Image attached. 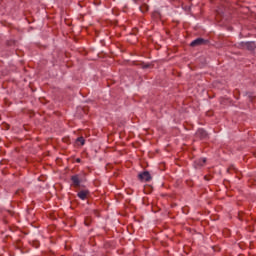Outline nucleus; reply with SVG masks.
Instances as JSON below:
<instances>
[{"label":"nucleus","instance_id":"nucleus-1","mask_svg":"<svg viewBox=\"0 0 256 256\" xmlns=\"http://www.w3.org/2000/svg\"><path fill=\"white\" fill-rule=\"evenodd\" d=\"M239 49H246L247 51H255L256 44L254 41L250 42H240L238 44Z\"/></svg>","mask_w":256,"mask_h":256},{"label":"nucleus","instance_id":"nucleus-2","mask_svg":"<svg viewBox=\"0 0 256 256\" xmlns=\"http://www.w3.org/2000/svg\"><path fill=\"white\" fill-rule=\"evenodd\" d=\"M201 45H209V40L197 38L191 42L190 47H201Z\"/></svg>","mask_w":256,"mask_h":256},{"label":"nucleus","instance_id":"nucleus-3","mask_svg":"<svg viewBox=\"0 0 256 256\" xmlns=\"http://www.w3.org/2000/svg\"><path fill=\"white\" fill-rule=\"evenodd\" d=\"M196 137L201 140L209 139V134L204 129H198L196 132Z\"/></svg>","mask_w":256,"mask_h":256},{"label":"nucleus","instance_id":"nucleus-4","mask_svg":"<svg viewBox=\"0 0 256 256\" xmlns=\"http://www.w3.org/2000/svg\"><path fill=\"white\" fill-rule=\"evenodd\" d=\"M138 178L140 179V181H146L148 183V181H151V174L149 173V171H144L143 173H140L138 175Z\"/></svg>","mask_w":256,"mask_h":256},{"label":"nucleus","instance_id":"nucleus-5","mask_svg":"<svg viewBox=\"0 0 256 256\" xmlns=\"http://www.w3.org/2000/svg\"><path fill=\"white\" fill-rule=\"evenodd\" d=\"M71 181H72L73 187L75 188L81 187V179H79V175L71 176Z\"/></svg>","mask_w":256,"mask_h":256},{"label":"nucleus","instance_id":"nucleus-6","mask_svg":"<svg viewBox=\"0 0 256 256\" xmlns=\"http://www.w3.org/2000/svg\"><path fill=\"white\" fill-rule=\"evenodd\" d=\"M205 163H207L206 158L195 160L194 167H195V169H199V167H203V165H205Z\"/></svg>","mask_w":256,"mask_h":256},{"label":"nucleus","instance_id":"nucleus-7","mask_svg":"<svg viewBox=\"0 0 256 256\" xmlns=\"http://www.w3.org/2000/svg\"><path fill=\"white\" fill-rule=\"evenodd\" d=\"M78 197L79 199H81L82 201H85V199H87V197H89V190H82L80 192H78Z\"/></svg>","mask_w":256,"mask_h":256},{"label":"nucleus","instance_id":"nucleus-8","mask_svg":"<svg viewBox=\"0 0 256 256\" xmlns=\"http://www.w3.org/2000/svg\"><path fill=\"white\" fill-rule=\"evenodd\" d=\"M141 13H147V11H149V6L145 3H142V5H140L139 7Z\"/></svg>","mask_w":256,"mask_h":256},{"label":"nucleus","instance_id":"nucleus-9","mask_svg":"<svg viewBox=\"0 0 256 256\" xmlns=\"http://www.w3.org/2000/svg\"><path fill=\"white\" fill-rule=\"evenodd\" d=\"M77 142H78V143H81V145H85V138H83V137H78V138H77Z\"/></svg>","mask_w":256,"mask_h":256},{"label":"nucleus","instance_id":"nucleus-10","mask_svg":"<svg viewBox=\"0 0 256 256\" xmlns=\"http://www.w3.org/2000/svg\"><path fill=\"white\" fill-rule=\"evenodd\" d=\"M86 227H89L91 225V218H86L85 221H84Z\"/></svg>","mask_w":256,"mask_h":256},{"label":"nucleus","instance_id":"nucleus-11","mask_svg":"<svg viewBox=\"0 0 256 256\" xmlns=\"http://www.w3.org/2000/svg\"><path fill=\"white\" fill-rule=\"evenodd\" d=\"M228 173H231L232 171H237V168H235L234 165H231L229 168H228Z\"/></svg>","mask_w":256,"mask_h":256},{"label":"nucleus","instance_id":"nucleus-12","mask_svg":"<svg viewBox=\"0 0 256 256\" xmlns=\"http://www.w3.org/2000/svg\"><path fill=\"white\" fill-rule=\"evenodd\" d=\"M149 67H151V64H145V65L143 66V69H149Z\"/></svg>","mask_w":256,"mask_h":256},{"label":"nucleus","instance_id":"nucleus-13","mask_svg":"<svg viewBox=\"0 0 256 256\" xmlns=\"http://www.w3.org/2000/svg\"><path fill=\"white\" fill-rule=\"evenodd\" d=\"M248 97H249V101H253V94H249Z\"/></svg>","mask_w":256,"mask_h":256},{"label":"nucleus","instance_id":"nucleus-14","mask_svg":"<svg viewBox=\"0 0 256 256\" xmlns=\"http://www.w3.org/2000/svg\"><path fill=\"white\" fill-rule=\"evenodd\" d=\"M134 3H141V0H133Z\"/></svg>","mask_w":256,"mask_h":256},{"label":"nucleus","instance_id":"nucleus-15","mask_svg":"<svg viewBox=\"0 0 256 256\" xmlns=\"http://www.w3.org/2000/svg\"><path fill=\"white\" fill-rule=\"evenodd\" d=\"M154 15H158V16H160L159 12H155V13H154Z\"/></svg>","mask_w":256,"mask_h":256},{"label":"nucleus","instance_id":"nucleus-16","mask_svg":"<svg viewBox=\"0 0 256 256\" xmlns=\"http://www.w3.org/2000/svg\"><path fill=\"white\" fill-rule=\"evenodd\" d=\"M77 163H81V159L78 158V159H77Z\"/></svg>","mask_w":256,"mask_h":256},{"label":"nucleus","instance_id":"nucleus-17","mask_svg":"<svg viewBox=\"0 0 256 256\" xmlns=\"http://www.w3.org/2000/svg\"><path fill=\"white\" fill-rule=\"evenodd\" d=\"M13 43H15V42H10L8 45H13Z\"/></svg>","mask_w":256,"mask_h":256}]
</instances>
